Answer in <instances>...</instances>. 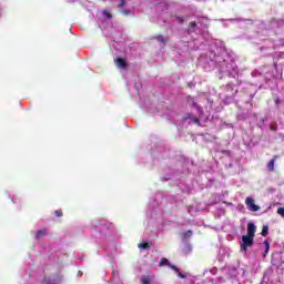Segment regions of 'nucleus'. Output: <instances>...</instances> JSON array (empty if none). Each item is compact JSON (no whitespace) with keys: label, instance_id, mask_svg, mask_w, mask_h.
<instances>
[{"label":"nucleus","instance_id":"7ed1b4c3","mask_svg":"<svg viewBox=\"0 0 284 284\" xmlns=\"http://www.w3.org/2000/svg\"><path fill=\"white\" fill-rule=\"evenodd\" d=\"M276 159H278V155H274L273 159L270 160L266 168L268 172H274V163H276Z\"/></svg>","mask_w":284,"mask_h":284},{"label":"nucleus","instance_id":"dca6fc26","mask_svg":"<svg viewBox=\"0 0 284 284\" xmlns=\"http://www.w3.org/2000/svg\"><path fill=\"white\" fill-rule=\"evenodd\" d=\"M277 214H280V216H282V219H284V207H278Z\"/></svg>","mask_w":284,"mask_h":284},{"label":"nucleus","instance_id":"39448f33","mask_svg":"<svg viewBox=\"0 0 284 284\" xmlns=\"http://www.w3.org/2000/svg\"><path fill=\"white\" fill-rule=\"evenodd\" d=\"M193 32H196V21L189 23L187 34H193Z\"/></svg>","mask_w":284,"mask_h":284},{"label":"nucleus","instance_id":"20e7f679","mask_svg":"<svg viewBox=\"0 0 284 284\" xmlns=\"http://www.w3.org/2000/svg\"><path fill=\"white\" fill-rule=\"evenodd\" d=\"M115 63H116L118 68H122V69L128 68V62L123 58H118Z\"/></svg>","mask_w":284,"mask_h":284},{"label":"nucleus","instance_id":"423d86ee","mask_svg":"<svg viewBox=\"0 0 284 284\" xmlns=\"http://www.w3.org/2000/svg\"><path fill=\"white\" fill-rule=\"evenodd\" d=\"M45 234H48V229H42L36 233V239L37 240L43 239V236H45Z\"/></svg>","mask_w":284,"mask_h":284},{"label":"nucleus","instance_id":"9b49d317","mask_svg":"<svg viewBox=\"0 0 284 284\" xmlns=\"http://www.w3.org/2000/svg\"><path fill=\"white\" fill-rule=\"evenodd\" d=\"M264 245H265L264 256H267V254L270 253V241L265 240Z\"/></svg>","mask_w":284,"mask_h":284},{"label":"nucleus","instance_id":"0eeeda50","mask_svg":"<svg viewBox=\"0 0 284 284\" xmlns=\"http://www.w3.org/2000/svg\"><path fill=\"white\" fill-rule=\"evenodd\" d=\"M125 7V0H120L119 8L123 14H130V11H124L123 8Z\"/></svg>","mask_w":284,"mask_h":284},{"label":"nucleus","instance_id":"6e6552de","mask_svg":"<svg viewBox=\"0 0 284 284\" xmlns=\"http://www.w3.org/2000/svg\"><path fill=\"white\" fill-rule=\"evenodd\" d=\"M192 234H193L192 230H189V231L184 232V233L182 234L183 241H185V240H187V239H191Z\"/></svg>","mask_w":284,"mask_h":284},{"label":"nucleus","instance_id":"f3484780","mask_svg":"<svg viewBox=\"0 0 284 284\" xmlns=\"http://www.w3.org/2000/svg\"><path fill=\"white\" fill-rule=\"evenodd\" d=\"M54 214H55V216L61 217V216H63V211L57 210V211H54Z\"/></svg>","mask_w":284,"mask_h":284},{"label":"nucleus","instance_id":"a211bd4d","mask_svg":"<svg viewBox=\"0 0 284 284\" xmlns=\"http://www.w3.org/2000/svg\"><path fill=\"white\" fill-rule=\"evenodd\" d=\"M168 267H170L174 272H179V267H176V265H174V264H170Z\"/></svg>","mask_w":284,"mask_h":284},{"label":"nucleus","instance_id":"f257e3e1","mask_svg":"<svg viewBox=\"0 0 284 284\" xmlns=\"http://www.w3.org/2000/svg\"><path fill=\"white\" fill-rule=\"evenodd\" d=\"M256 234V225L254 223H247V234L242 236V243L240 244L241 252H247L248 247L254 245V236Z\"/></svg>","mask_w":284,"mask_h":284},{"label":"nucleus","instance_id":"ddd939ff","mask_svg":"<svg viewBox=\"0 0 284 284\" xmlns=\"http://www.w3.org/2000/svg\"><path fill=\"white\" fill-rule=\"evenodd\" d=\"M155 41H159L160 43H165V38L161 34L154 36Z\"/></svg>","mask_w":284,"mask_h":284},{"label":"nucleus","instance_id":"4468645a","mask_svg":"<svg viewBox=\"0 0 284 284\" xmlns=\"http://www.w3.org/2000/svg\"><path fill=\"white\" fill-rule=\"evenodd\" d=\"M151 280L149 277V275H143L141 278V283L142 284H150Z\"/></svg>","mask_w":284,"mask_h":284},{"label":"nucleus","instance_id":"aec40b11","mask_svg":"<svg viewBox=\"0 0 284 284\" xmlns=\"http://www.w3.org/2000/svg\"><path fill=\"white\" fill-rule=\"evenodd\" d=\"M176 19H178V21H179L180 23H183V18H182V17H176Z\"/></svg>","mask_w":284,"mask_h":284},{"label":"nucleus","instance_id":"2eb2a0df","mask_svg":"<svg viewBox=\"0 0 284 284\" xmlns=\"http://www.w3.org/2000/svg\"><path fill=\"white\" fill-rule=\"evenodd\" d=\"M189 119H190V121H192V123H195L196 125H201V120H199V118L192 116V118H189Z\"/></svg>","mask_w":284,"mask_h":284},{"label":"nucleus","instance_id":"f03ea898","mask_svg":"<svg viewBox=\"0 0 284 284\" xmlns=\"http://www.w3.org/2000/svg\"><path fill=\"white\" fill-rule=\"evenodd\" d=\"M245 204L251 212H258L261 210V206L256 205L253 197H246Z\"/></svg>","mask_w":284,"mask_h":284},{"label":"nucleus","instance_id":"412c9836","mask_svg":"<svg viewBox=\"0 0 284 284\" xmlns=\"http://www.w3.org/2000/svg\"><path fill=\"white\" fill-rule=\"evenodd\" d=\"M108 19H112V14L106 13Z\"/></svg>","mask_w":284,"mask_h":284},{"label":"nucleus","instance_id":"f8f14e48","mask_svg":"<svg viewBox=\"0 0 284 284\" xmlns=\"http://www.w3.org/2000/svg\"><path fill=\"white\" fill-rule=\"evenodd\" d=\"M262 236H267V234H270V226L265 225L262 229Z\"/></svg>","mask_w":284,"mask_h":284},{"label":"nucleus","instance_id":"1a4fd4ad","mask_svg":"<svg viewBox=\"0 0 284 284\" xmlns=\"http://www.w3.org/2000/svg\"><path fill=\"white\" fill-rule=\"evenodd\" d=\"M139 250H150V243L144 242V243H140L138 244Z\"/></svg>","mask_w":284,"mask_h":284},{"label":"nucleus","instance_id":"9d476101","mask_svg":"<svg viewBox=\"0 0 284 284\" xmlns=\"http://www.w3.org/2000/svg\"><path fill=\"white\" fill-rule=\"evenodd\" d=\"M164 265L169 266L170 265V261L165 257H162L160 263H159V266L160 267H164Z\"/></svg>","mask_w":284,"mask_h":284},{"label":"nucleus","instance_id":"6ab92c4d","mask_svg":"<svg viewBox=\"0 0 284 284\" xmlns=\"http://www.w3.org/2000/svg\"><path fill=\"white\" fill-rule=\"evenodd\" d=\"M175 273H178V276H180V278H185V274L181 273V270H179V272Z\"/></svg>","mask_w":284,"mask_h":284}]
</instances>
